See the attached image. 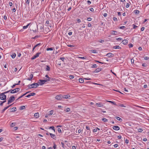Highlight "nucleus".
Wrapping results in <instances>:
<instances>
[{"instance_id": "1", "label": "nucleus", "mask_w": 149, "mask_h": 149, "mask_svg": "<svg viewBox=\"0 0 149 149\" xmlns=\"http://www.w3.org/2000/svg\"><path fill=\"white\" fill-rule=\"evenodd\" d=\"M39 85L37 83H34L32 84H29L27 86V87L29 88H34L37 87Z\"/></svg>"}, {"instance_id": "2", "label": "nucleus", "mask_w": 149, "mask_h": 149, "mask_svg": "<svg viewBox=\"0 0 149 149\" xmlns=\"http://www.w3.org/2000/svg\"><path fill=\"white\" fill-rule=\"evenodd\" d=\"M15 100V97L14 96H12L10 97L9 100H8V104H9L13 101H14Z\"/></svg>"}, {"instance_id": "3", "label": "nucleus", "mask_w": 149, "mask_h": 149, "mask_svg": "<svg viewBox=\"0 0 149 149\" xmlns=\"http://www.w3.org/2000/svg\"><path fill=\"white\" fill-rule=\"evenodd\" d=\"M0 99L1 100H6V96L4 94V93H1L0 94Z\"/></svg>"}, {"instance_id": "4", "label": "nucleus", "mask_w": 149, "mask_h": 149, "mask_svg": "<svg viewBox=\"0 0 149 149\" xmlns=\"http://www.w3.org/2000/svg\"><path fill=\"white\" fill-rule=\"evenodd\" d=\"M20 90V89L19 88H16L13 90L11 89L10 90H11L10 93H16L17 92L19 91Z\"/></svg>"}, {"instance_id": "5", "label": "nucleus", "mask_w": 149, "mask_h": 149, "mask_svg": "<svg viewBox=\"0 0 149 149\" xmlns=\"http://www.w3.org/2000/svg\"><path fill=\"white\" fill-rule=\"evenodd\" d=\"M55 98L56 99L58 100H61L63 99L62 95H58L55 97Z\"/></svg>"}, {"instance_id": "6", "label": "nucleus", "mask_w": 149, "mask_h": 149, "mask_svg": "<svg viewBox=\"0 0 149 149\" xmlns=\"http://www.w3.org/2000/svg\"><path fill=\"white\" fill-rule=\"evenodd\" d=\"M45 81V80H42V79H40L39 80V81L38 83H39V84L40 85H42L43 84H44L45 82V81Z\"/></svg>"}, {"instance_id": "7", "label": "nucleus", "mask_w": 149, "mask_h": 149, "mask_svg": "<svg viewBox=\"0 0 149 149\" xmlns=\"http://www.w3.org/2000/svg\"><path fill=\"white\" fill-rule=\"evenodd\" d=\"M12 104L10 105H8V106H7L6 107H5L4 108V109L2 110L1 113L4 112L6 109H8L10 106H11L12 105Z\"/></svg>"}, {"instance_id": "8", "label": "nucleus", "mask_w": 149, "mask_h": 149, "mask_svg": "<svg viewBox=\"0 0 149 149\" xmlns=\"http://www.w3.org/2000/svg\"><path fill=\"white\" fill-rule=\"evenodd\" d=\"M113 129L116 130H118L120 129V128L118 126H115L113 127Z\"/></svg>"}, {"instance_id": "9", "label": "nucleus", "mask_w": 149, "mask_h": 149, "mask_svg": "<svg viewBox=\"0 0 149 149\" xmlns=\"http://www.w3.org/2000/svg\"><path fill=\"white\" fill-rule=\"evenodd\" d=\"M49 135H50V136L53 139H56V136L55 134H53L52 133H49Z\"/></svg>"}, {"instance_id": "10", "label": "nucleus", "mask_w": 149, "mask_h": 149, "mask_svg": "<svg viewBox=\"0 0 149 149\" xmlns=\"http://www.w3.org/2000/svg\"><path fill=\"white\" fill-rule=\"evenodd\" d=\"M106 56L108 57H110L113 56H114V54L112 53H108L106 55Z\"/></svg>"}, {"instance_id": "11", "label": "nucleus", "mask_w": 149, "mask_h": 149, "mask_svg": "<svg viewBox=\"0 0 149 149\" xmlns=\"http://www.w3.org/2000/svg\"><path fill=\"white\" fill-rule=\"evenodd\" d=\"M102 69L101 68H98L96 69L94 71V72L97 73L101 71Z\"/></svg>"}, {"instance_id": "12", "label": "nucleus", "mask_w": 149, "mask_h": 149, "mask_svg": "<svg viewBox=\"0 0 149 149\" xmlns=\"http://www.w3.org/2000/svg\"><path fill=\"white\" fill-rule=\"evenodd\" d=\"M96 104L97 106L100 107H102L104 106L103 104L101 103H97Z\"/></svg>"}, {"instance_id": "13", "label": "nucleus", "mask_w": 149, "mask_h": 149, "mask_svg": "<svg viewBox=\"0 0 149 149\" xmlns=\"http://www.w3.org/2000/svg\"><path fill=\"white\" fill-rule=\"evenodd\" d=\"M69 97H70V96L69 95H62L63 98L67 99Z\"/></svg>"}, {"instance_id": "14", "label": "nucleus", "mask_w": 149, "mask_h": 149, "mask_svg": "<svg viewBox=\"0 0 149 149\" xmlns=\"http://www.w3.org/2000/svg\"><path fill=\"white\" fill-rule=\"evenodd\" d=\"M124 45H126L128 42V41L127 40H124L122 41Z\"/></svg>"}, {"instance_id": "15", "label": "nucleus", "mask_w": 149, "mask_h": 149, "mask_svg": "<svg viewBox=\"0 0 149 149\" xmlns=\"http://www.w3.org/2000/svg\"><path fill=\"white\" fill-rule=\"evenodd\" d=\"M113 48L114 49H120L121 47L118 45H116V46H113Z\"/></svg>"}, {"instance_id": "16", "label": "nucleus", "mask_w": 149, "mask_h": 149, "mask_svg": "<svg viewBox=\"0 0 149 149\" xmlns=\"http://www.w3.org/2000/svg\"><path fill=\"white\" fill-rule=\"evenodd\" d=\"M115 118L116 119H117L118 120L120 121V122H122L123 120L122 119L119 117L117 116L115 117Z\"/></svg>"}, {"instance_id": "17", "label": "nucleus", "mask_w": 149, "mask_h": 149, "mask_svg": "<svg viewBox=\"0 0 149 149\" xmlns=\"http://www.w3.org/2000/svg\"><path fill=\"white\" fill-rule=\"evenodd\" d=\"M16 108L15 107H14L12 108L11 110L10 111V112H13L14 111H16Z\"/></svg>"}, {"instance_id": "18", "label": "nucleus", "mask_w": 149, "mask_h": 149, "mask_svg": "<svg viewBox=\"0 0 149 149\" xmlns=\"http://www.w3.org/2000/svg\"><path fill=\"white\" fill-rule=\"evenodd\" d=\"M34 116L36 118H38L39 116V113H35L34 114Z\"/></svg>"}, {"instance_id": "19", "label": "nucleus", "mask_w": 149, "mask_h": 149, "mask_svg": "<svg viewBox=\"0 0 149 149\" xmlns=\"http://www.w3.org/2000/svg\"><path fill=\"white\" fill-rule=\"evenodd\" d=\"M41 44V43H40L35 45L34 47L33 48V51H34V50L35 49L36 47H37L39 45H40Z\"/></svg>"}, {"instance_id": "20", "label": "nucleus", "mask_w": 149, "mask_h": 149, "mask_svg": "<svg viewBox=\"0 0 149 149\" xmlns=\"http://www.w3.org/2000/svg\"><path fill=\"white\" fill-rule=\"evenodd\" d=\"M79 82L81 83H83L84 81V79L81 78H79Z\"/></svg>"}, {"instance_id": "21", "label": "nucleus", "mask_w": 149, "mask_h": 149, "mask_svg": "<svg viewBox=\"0 0 149 149\" xmlns=\"http://www.w3.org/2000/svg\"><path fill=\"white\" fill-rule=\"evenodd\" d=\"M41 54V52H38L34 56L36 57V58L38 57L39 56V55L40 54Z\"/></svg>"}, {"instance_id": "22", "label": "nucleus", "mask_w": 149, "mask_h": 149, "mask_svg": "<svg viewBox=\"0 0 149 149\" xmlns=\"http://www.w3.org/2000/svg\"><path fill=\"white\" fill-rule=\"evenodd\" d=\"M30 24H31L30 23H29V24H28L27 25H26V26H23V29H25L27 28L28 27V26H29V25H30Z\"/></svg>"}, {"instance_id": "23", "label": "nucleus", "mask_w": 149, "mask_h": 149, "mask_svg": "<svg viewBox=\"0 0 149 149\" xmlns=\"http://www.w3.org/2000/svg\"><path fill=\"white\" fill-rule=\"evenodd\" d=\"M106 102H109L110 103H111L115 105H117L116 104V103L114 102H113V101H108V100H107Z\"/></svg>"}, {"instance_id": "24", "label": "nucleus", "mask_w": 149, "mask_h": 149, "mask_svg": "<svg viewBox=\"0 0 149 149\" xmlns=\"http://www.w3.org/2000/svg\"><path fill=\"white\" fill-rule=\"evenodd\" d=\"M50 70V68L48 65L46 66V70L47 71H49Z\"/></svg>"}, {"instance_id": "25", "label": "nucleus", "mask_w": 149, "mask_h": 149, "mask_svg": "<svg viewBox=\"0 0 149 149\" xmlns=\"http://www.w3.org/2000/svg\"><path fill=\"white\" fill-rule=\"evenodd\" d=\"M91 52L93 53H97V52L96 50H91Z\"/></svg>"}, {"instance_id": "26", "label": "nucleus", "mask_w": 149, "mask_h": 149, "mask_svg": "<svg viewBox=\"0 0 149 149\" xmlns=\"http://www.w3.org/2000/svg\"><path fill=\"white\" fill-rule=\"evenodd\" d=\"M134 12L136 14H138L139 13V10H135Z\"/></svg>"}, {"instance_id": "27", "label": "nucleus", "mask_w": 149, "mask_h": 149, "mask_svg": "<svg viewBox=\"0 0 149 149\" xmlns=\"http://www.w3.org/2000/svg\"><path fill=\"white\" fill-rule=\"evenodd\" d=\"M54 48H48L47 49V51H49V50H53L54 49Z\"/></svg>"}, {"instance_id": "28", "label": "nucleus", "mask_w": 149, "mask_h": 149, "mask_svg": "<svg viewBox=\"0 0 149 149\" xmlns=\"http://www.w3.org/2000/svg\"><path fill=\"white\" fill-rule=\"evenodd\" d=\"M50 79H48V78H44V80L45 81H45V82H48V81H49L50 80Z\"/></svg>"}, {"instance_id": "29", "label": "nucleus", "mask_w": 149, "mask_h": 149, "mask_svg": "<svg viewBox=\"0 0 149 149\" xmlns=\"http://www.w3.org/2000/svg\"><path fill=\"white\" fill-rule=\"evenodd\" d=\"M25 106H21L20 107L19 109L20 110H23V109H25Z\"/></svg>"}, {"instance_id": "30", "label": "nucleus", "mask_w": 149, "mask_h": 149, "mask_svg": "<svg viewBox=\"0 0 149 149\" xmlns=\"http://www.w3.org/2000/svg\"><path fill=\"white\" fill-rule=\"evenodd\" d=\"M52 129V130L54 131V132H55V130L54 129V126L50 127L49 128V129Z\"/></svg>"}, {"instance_id": "31", "label": "nucleus", "mask_w": 149, "mask_h": 149, "mask_svg": "<svg viewBox=\"0 0 149 149\" xmlns=\"http://www.w3.org/2000/svg\"><path fill=\"white\" fill-rule=\"evenodd\" d=\"M16 54H12V55H11V57L12 58H14L15 56H16Z\"/></svg>"}, {"instance_id": "32", "label": "nucleus", "mask_w": 149, "mask_h": 149, "mask_svg": "<svg viewBox=\"0 0 149 149\" xmlns=\"http://www.w3.org/2000/svg\"><path fill=\"white\" fill-rule=\"evenodd\" d=\"M102 120H103L104 122H107L108 121V120L106 118H103L102 119Z\"/></svg>"}, {"instance_id": "33", "label": "nucleus", "mask_w": 149, "mask_h": 149, "mask_svg": "<svg viewBox=\"0 0 149 149\" xmlns=\"http://www.w3.org/2000/svg\"><path fill=\"white\" fill-rule=\"evenodd\" d=\"M97 66L96 64H93L92 66V68H97Z\"/></svg>"}, {"instance_id": "34", "label": "nucleus", "mask_w": 149, "mask_h": 149, "mask_svg": "<svg viewBox=\"0 0 149 149\" xmlns=\"http://www.w3.org/2000/svg\"><path fill=\"white\" fill-rule=\"evenodd\" d=\"M16 123H12L10 125L11 127H13L15 125Z\"/></svg>"}, {"instance_id": "35", "label": "nucleus", "mask_w": 149, "mask_h": 149, "mask_svg": "<svg viewBox=\"0 0 149 149\" xmlns=\"http://www.w3.org/2000/svg\"><path fill=\"white\" fill-rule=\"evenodd\" d=\"M118 106L124 107H126L124 105L120 104H119Z\"/></svg>"}, {"instance_id": "36", "label": "nucleus", "mask_w": 149, "mask_h": 149, "mask_svg": "<svg viewBox=\"0 0 149 149\" xmlns=\"http://www.w3.org/2000/svg\"><path fill=\"white\" fill-rule=\"evenodd\" d=\"M78 58L83 59H86V57H78Z\"/></svg>"}, {"instance_id": "37", "label": "nucleus", "mask_w": 149, "mask_h": 149, "mask_svg": "<svg viewBox=\"0 0 149 149\" xmlns=\"http://www.w3.org/2000/svg\"><path fill=\"white\" fill-rule=\"evenodd\" d=\"M65 110L66 112H68L70 111V109L69 108H67Z\"/></svg>"}, {"instance_id": "38", "label": "nucleus", "mask_w": 149, "mask_h": 149, "mask_svg": "<svg viewBox=\"0 0 149 149\" xmlns=\"http://www.w3.org/2000/svg\"><path fill=\"white\" fill-rule=\"evenodd\" d=\"M54 111L53 110H51L49 111V115H52Z\"/></svg>"}, {"instance_id": "39", "label": "nucleus", "mask_w": 149, "mask_h": 149, "mask_svg": "<svg viewBox=\"0 0 149 149\" xmlns=\"http://www.w3.org/2000/svg\"><path fill=\"white\" fill-rule=\"evenodd\" d=\"M116 32V33L117 32L115 31H111V33L112 34L116 35V34L115 33Z\"/></svg>"}, {"instance_id": "40", "label": "nucleus", "mask_w": 149, "mask_h": 149, "mask_svg": "<svg viewBox=\"0 0 149 149\" xmlns=\"http://www.w3.org/2000/svg\"><path fill=\"white\" fill-rule=\"evenodd\" d=\"M30 0H26V4H28L29 5V3L30 2Z\"/></svg>"}, {"instance_id": "41", "label": "nucleus", "mask_w": 149, "mask_h": 149, "mask_svg": "<svg viewBox=\"0 0 149 149\" xmlns=\"http://www.w3.org/2000/svg\"><path fill=\"white\" fill-rule=\"evenodd\" d=\"M30 96H34L36 95V93H32L30 94Z\"/></svg>"}, {"instance_id": "42", "label": "nucleus", "mask_w": 149, "mask_h": 149, "mask_svg": "<svg viewBox=\"0 0 149 149\" xmlns=\"http://www.w3.org/2000/svg\"><path fill=\"white\" fill-rule=\"evenodd\" d=\"M128 45H129V47L130 48H131L133 47V45L131 43L129 44Z\"/></svg>"}, {"instance_id": "43", "label": "nucleus", "mask_w": 149, "mask_h": 149, "mask_svg": "<svg viewBox=\"0 0 149 149\" xmlns=\"http://www.w3.org/2000/svg\"><path fill=\"white\" fill-rule=\"evenodd\" d=\"M60 59L62 60L63 61H64V60L65 59V58L64 57H60Z\"/></svg>"}, {"instance_id": "44", "label": "nucleus", "mask_w": 149, "mask_h": 149, "mask_svg": "<svg viewBox=\"0 0 149 149\" xmlns=\"http://www.w3.org/2000/svg\"><path fill=\"white\" fill-rule=\"evenodd\" d=\"M61 144L63 148H65V147H66V146H64V143L63 142H61Z\"/></svg>"}, {"instance_id": "45", "label": "nucleus", "mask_w": 149, "mask_h": 149, "mask_svg": "<svg viewBox=\"0 0 149 149\" xmlns=\"http://www.w3.org/2000/svg\"><path fill=\"white\" fill-rule=\"evenodd\" d=\"M116 39L118 41H121L123 40L122 38H116Z\"/></svg>"}, {"instance_id": "46", "label": "nucleus", "mask_w": 149, "mask_h": 149, "mask_svg": "<svg viewBox=\"0 0 149 149\" xmlns=\"http://www.w3.org/2000/svg\"><path fill=\"white\" fill-rule=\"evenodd\" d=\"M138 131L139 132H141L142 131H143V130L141 128H139V129H138Z\"/></svg>"}, {"instance_id": "47", "label": "nucleus", "mask_w": 149, "mask_h": 149, "mask_svg": "<svg viewBox=\"0 0 149 149\" xmlns=\"http://www.w3.org/2000/svg\"><path fill=\"white\" fill-rule=\"evenodd\" d=\"M125 28V27L124 26H122L120 27V29H123Z\"/></svg>"}, {"instance_id": "48", "label": "nucleus", "mask_w": 149, "mask_h": 149, "mask_svg": "<svg viewBox=\"0 0 149 149\" xmlns=\"http://www.w3.org/2000/svg\"><path fill=\"white\" fill-rule=\"evenodd\" d=\"M70 79H72L74 78V76L73 75H71L70 76Z\"/></svg>"}, {"instance_id": "49", "label": "nucleus", "mask_w": 149, "mask_h": 149, "mask_svg": "<svg viewBox=\"0 0 149 149\" xmlns=\"http://www.w3.org/2000/svg\"><path fill=\"white\" fill-rule=\"evenodd\" d=\"M134 60L133 58H132L131 59V62L132 64H134Z\"/></svg>"}, {"instance_id": "50", "label": "nucleus", "mask_w": 149, "mask_h": 149, "mask_svg": "<svg viewBox=\"0 0 149 149\" xmlns=\"http://www.w3.org/2000/svg\"><path fill=\"white\" fill-rule=\"evenodd\" d=\"M53 147L54 149H55L56 148V146L55 144V143L54 144V146H53Z\"/></svg>"}, {"instance_id": "51", "label": "nucleus", "mask_w": 149, "mask_h": 149, "mask_svg": "<svg viewBox=\"0 0 149 149\" xmlns=\"http://www.w3.org/2000/svg\"><path fill=\"white\" fill-rule=\"evenodd\" d=\"M142 65L143 67H146L147 66V65L145 63H143L142 64Z\"/></svg>"}, {"instance_id": "52", "label": "nucleus", "mask_w": 149, "mask_h": 149, "mask_svg": "<svg viewBox=\"0 0 149 149\" xmlns=\"http://www.w3.org/2000/svg\"><path fill=\"white\" fill-rule=\"evenodd\" d=\"M45 77L46 78H48V79H51V78H50V77H49V76H48V75H45Z\"/></svg>"}, {"instance_id": "53", "label": "nucleus", "mask_w": 149, "mask_h": 149, "mask_svg": "<svg viewBox=\"0 0 149 149\" xmlns=\"http://www.w3.org/2000/svg\"><path fill=\"white\" fill-rule=\"evenodd\" d=\"M92 20V18L91 17L88 18L87 19V20L89 21H91Z\"/></svg>"}, {"instance_id": "54", "label": "nucleus", "mask_w": 149, "mask_h": 149, "mask_svg": "<svg viewBox=\"0 0 149 149\" xmlns=\"http://www.w3.org/2000/svg\"><path fill=\"white\" fill-rule=\"evenodd\" d=\"M11 90H10L9 91H6V92H5L4 93H4V94H6V93H8V92H11Z\"/></svg>"}, {"instance_id": "55", "label": "nucleus", "mask_w": 149, "mask_h": 149, "mask_svg": "<svg viewBox=\"0 0 149 149\" xmlns=\"http://www.w3.org/2000/svg\"><path fill=\"white\" fill-rule=\"evenodd\" d=\"M58 132H59V133H60L61 132V130L60 128H58Z\"/></svg>"}, {"instance_id": "56", "label": "nucleus", "mask_w": 149, "mask_h": 149, "mask_svg": "<svg viewBox=\"0 0 149 149\" xmlns=\"http://www.w3.org/2000/svg\"><path fill=\"white\" fill-rule=\"evenodd\" d=\"M149 58V57L147 56H145L144 57V59L145 60H148Z\"/></svg>"}, {"instance_id": "57", "label": "nucleus", "mask_w": 149, "mask_h": 149, "mask_svg": "<svg viewBox=\"0 0 149 149\" xmlns=\"http://www.w3.org/2000/svg\"><path fill=\"white\" fill-rule=\"evenodd\" d=\"M77 20L78 23H79L81 22V20L80 19H77Z\"/></svg>"}, {"instance_id": "58", "label": "nucleus", "mask_w": 149, "mask_h": 149, "mask_svg": "<svg viewBox=\"0 0 149 149\" xmlns=\"http://www.w3.org/2000/svg\"><path fill=\"white\" fill-rule=\"evenodd\" d=\"M36 58V57L34 55V56H33L31 58V60H34V59H35Z\"/></svg>"}, {"instance_id": "59", "label": "nucleus", "mask_w": 149, "mask_h": 149, "mask_svg": "<svg viewBox=\"0 0 149 149\" xmlns=\"http://www.w3.org/2000/svg\"><path fill=\"white\" fill-rule=\"evenodd\" d=\"M125 142L127 144L128 143H129V140L127 139H126L125 141Z\"/></svg>"}, {"instance_id": "60", "label": "nucleus", "mask_w": 149, "mask_h": 149, "mask_svg": "<svg viewBox=\"0 0 149 149\" xmlns=\"http://www.w3.org/2000/svg\"><path fill=\"white\" fill-rule=\"evenodd\" d=\"M133 28L134 29H135L137 27V26L135 25H134V24H133Z\"/></svg>"}, {"instance_id": "61", "label": "nucleus", "mask_w": 149, "mask_h": 149, "mask_svg": "<svg viewBox=\"0 0 149 149\" xmlns=\"http://www.w3.org/2000/svg\"><path fill=\"white\" fill-rule=\"evenodd\" d=\"M130 6V4L128 3H127L126 5V7L127 8H128Z\"/></svg>"}, {"instance_id": "62", "label": "nucleus", "mask_w": 149, "mask_h": 149, "mask_svg": "<svg viewBox=\"0 0 149 149\" xmlns=\"http://www.w3.org/2000/svg\"><path fill=\"white\" fill-rule=\"evenodd\" d=\"M104 42V40H100L99 41V42L100 43H102Z\"/></svg>"}, {"instance_id": "63", "label": "nucleus", "mask_w": 149, "mask_h": 149, "mask_svg": "<svg viewBox=\"0 0 149 149\" xmlns=\"http://www.w3.org/2000/svg\"><path fill=\"white\" fill-rule=\"evenodd\" d=\"M114 147L115 148H116L118 146V144H116L114 145Z\"/></svg>"}, {"instance_id": "64", "label": "nucleus", "mask_w": 149, "mask_h": 149, "mask_svg": "<svg viewBox=\"0 0 149 149\" xmlns=\"http://www.w3.org/2000/svg\"><path fill=\"white\" fill-rule=\"evenodd\" d=\"M86 128L87 130H90V128H89V127L88 125L86 126Z\"/></svg>"}]
</instances>
